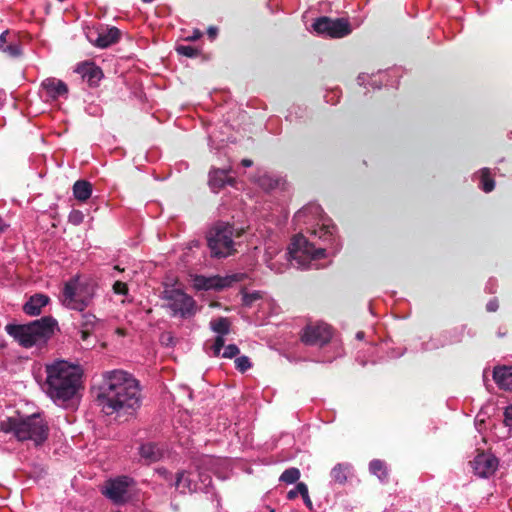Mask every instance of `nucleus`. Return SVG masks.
<instances>
[{
	"mask_svg": "<svg viewBox=\"0 0 512 512\" xmlns=\"http://www.w3.org/2000/svg\"><path fill=\"white\" fill-rule=\"evenodd\" d=\"M96 400L106 415L131 414L141 406L140 383L125 370L105 371L102 373Z\"/></svg>",
	"mask_w": 512,
	"mask_h": 512,
	"instance_id": "nucleus-1",
	"label": "nucleus"
},
{
	"mask_svg": "<svg viewBox=\"0 0 512 512\" xmlns=\"http://www.w3.org/2000/svg\"><path fill=\"white\" fill-rule=\"evenodd\" d=\"M43 392L56 405L64 407L83 389V369L66 360H54L44 366Z\"/></svg>",
	"mask_w": 512,
	"mask_h": 512,
	"instance_id": "nucleus-2",
	"label": "nucleus"
},
{
	"mask_svg": "<svg viewBox=\"0 0 512 512\" xmlns=\"http://www.w3.org/2000/svg\"><path fill=\"white\" fill-rule=\"evenodd\" d=\"M57 322L52 317H43L25 325H7V333L24 348L42 347L52 337Z\"/></svg>",
	"mask_w": 512,
	"mask_h": 512,
	"instance_id": "nucleus-3",
	"label": "nucleus"
},
{
	"mask_svg": "<svg viewBox=\"0 0 512 512\" xmlns=\"http://www.w3.org/2000/svg\"><path fill=\"white\" fill-rule=\"evenodd\" d=\"M0 430L13 434L19 441L31 440L36 445L43 443L48 435L46 422L37 414L27 417H8L1 421Z\"/></svg>",
	"mask_w": 512,
	"mask_h": 512,
	"instance_id": "nucleus-4",
	"label": "nucleus"
},
{
	"mask_svg": "<svg viewBox=\"0 0 512 512\" xmlns=\"http://www.w3.org/2000/svg\"><path fill=\"white\" fill-rule=\"evenodd\" d=\"M95 292L96 287L93 283L73 278L65 283L61 301L65 307L83 312L92 303Z\"/></svg>",
	"mask_w": 512,
	"mask_h": 512,
	"instance_id": "nucleus-5",
	"label": "nucleus"
},
{
	"mask_svg": "<svg viewBox=\"0 0 512 512\" xmlns=\"http://www.w3.org/2000/svg\"><path fill=\"white\" fill-rule=\"evenodd\" d=\"M208 247L212 257L226 258L235 252L233 227L226 223H217L207 235Z\"/></svg>",
	"mask_w": 512,
	"mask_h": 512,
	"instance_id": "nucleus-6",
	"label": "nucleus"
},
{
	"mask_svg": "<svg viewBox=\"0 0 512 512\" xmlns=\"http://www.w3.org/2000/svg\"><path fill=\"white\" fill-rule=\"evenodd\" d=\"M326 249L315 248L304 236L297 235L294 237L289 248V256L291 261H295L299 268H318L313 262L324 258Z\"/></svg>",
	"mask_w": 512,
	"mask_h": 512,
	"instance_id": "nucleus-7",
	"label": "nucleus"
},
{
	"mask_svg": "<svg viewBox=\"0 0 512 512\" xmlns=\"http://www.w3.org/2000/svg\"><path fill=\"white\" fill-rule=\"evenodd\" d=\"M322 212L320 205L312 203L300 209L295 214L294 220L298 223H307L310 218L317 219L319 227L314 229L312 233L324 241H330L334 235L335 227L326 223L325 219L322 218Z\"/></svg>",
	"mask_w": 512,
	"mask_h": 512,
	"instance_id": "nucleus-8",
	"label": "nucleus"
},
{
	"mask_svg": "<svg viewBox=\"0 0 512 512\" xmlns=\"http://www.w3.org/2000/svg\"><path fill=\"white\" fill-rule=\"evenodd\" d=\"M163 298L167 301V306L172 311L173 316L187 318L195 314L194 299L180 289H167L164 291Z\"/></svg>",
	"mask_w": 512,
	"mask_h": 512,
	"instance_id": "nucleus-9",
	"label": "nucleus"
},
{
	"mask_svg": "<svg viewBox=\"0 0 512 512\" xmlns=\"http://www.w3.org/2000/svg\"><path fill=\"white\" fill-rule=\"evenodd\" d=\"M247 278L245 273H233L230 275L210 276L196 275L193 279L194 287L197 290H221L230 287L233 283L241 282Z\"/></svg>",
	"mask_w": 512,
	"mask_h": 512,
	"instance_id": "nucleus-10",
	"label": "nucleus"
},
{
	"mask_svg": "<svg viewBox=\"0 0 512 512\" xmlns=\"http://www.w3.org/2000/svg\"><path fill=\"white\" fill-rule=\"evenodd\" d=\"M313 28L318 34L332 38H341L351 32L350 25L346 20H332L327 17H322L316 20L313 24Z\"/></svg>",
	"mask_w": 512,
	"mask_h": 512,
	"instance_id": "nucleus-11",
	"label": "nucleus"
},
{
	"mask_svg": "<svg viewBox=\"0 0 512 512\" xmlns=\"http://www.w3.org/2000/svg\"><path fill=\"white\" fill-rule=\"evenodd\" d=\"M332 337L331 327L325 323L309 324L303 330L301 339L306 345L323 346Z\"/></svg>",
	"mask_w": 512,
	"mask_h": 512,
	"instance_id": "nucleus-12",
	"label": "nucleus"
},
{
	"mask_svg": "<svg viewBox=\"0 0 512 512\" xmlns=\"http://www.w3.org/2000/svg\"><path fill=\"white\" fill-rule=\"evenodd\" d=\"M133 479L127 476H120L108 480L105 485V495L115 503H121L126 500L128 488L133 484Z\"/></svg>",
	"mask_w": 512,
	"mask_h": 512,
	"instance_id": "nucleus-13",
	"label": "nucleus"
},
{
	"mask_svg": "<svg viewBox=\"0 0 512 512\" xmlns=\"http://www.w3.org/2000/svg\"><path fill=\"white\" fill-rule=\"evenodd\" d=\"M474 472L483 478L495 473L498 468V459L490 453H480L471 462Z\"/></svg>",
	"mask_w": 512,
	"mask_h": 512,
	"instance_id": "nucleus-14",
	"label": "nucleus"
},
{
	"mask_svg": "<svg viewBox=\"0 0 512 512\" xmlns=\"http://www.w3.org/2000/svg\"><path fill=\"white\" fill-rule=\"evenodd\" d=\"M171 485L182 494L203 491V486H200L197 482L194 472H178L176 479L171 483Z\"/></svg>",
	"mask_w": 512,
	"mask_h": 512,
	"instance_id": "nucleus-15",
	"label": "nucleus"
},
{
	"mask_svg": "<svg viewBox=\"0 0 512 512\" xmlns=\"http://www.w3.org/2000/svg\"><path fill=\"white\" fill-rule=\"evenodd\" d=\"M41 88L46 93V97L51 100L66 97L68 94L67 85L62 80L53 77L43 80Z\"/></svg>",
	"mask_w": 512,
	"mask_h": 512,
	"instance_id": "nucleus-16",
	"label": "nucleus"
},
{
	"mask_svg": "<svg viewBox=\"0 0 512 512\" xmlns=\"http://www.w3.org/2000/svg\"><path fill=\"white\" fill-rule=\"evenodd\" d=\"M229 169L212 168L209 172L208 184L211 190L218 192L225 185H234L235 179L228 176Z\"/></svg>",
	"mask_w": 512,
	"mask_h": 512,
	"instance_id": "nucleus-17",
	"label": "nucleus"
},
{
	"mask_svg": "<svg viewBox=\"0 0 512 512\" xmlns=\"http://www.w3.org/2000/svg\"><path fill=\"white\" fill-rule=\"evenodd\" d=\"M90 86H95L103 77L102 70L92 62L77 65L75 70Z\"/></svg>",
	"mask_w": 512,
	"mask_h": 512,
	"instance_id": "nucleus-18",
	"label": "nucleus"
},
{
	"mask_svg": "<svg viewBox=\"0 0 512 512\" xmlns=\"http://www.w3.org/2000/svg\"><path fill=\"white\" fill-rule=\"evenodd\" d=\"M103 326V322L98 319L94 314L89 312H84L81 314V322H80V333L81 339L83 341L87 340L88 337L100 329Z\"/></svg>",
	"mask_w": 512,
	"mask_h": 512,
	"instance_id": "nucleus-19",
	"label": "nucleus"
},
{
	"mask_svg": "<svg viewBox=\"0 0 512 512\" xmlns=\"http://www.w3.org/2000/svg\"><path fill=\"white\" fill-rule=\"evenodd\" d=\"M119 37L120 31L115 27H111L97 32V37L95 39L90 37V40L99 48H107L116 43Z\"/></svg>",
	"mask_w": 512,
	"mask_h": 512,
	"instance_id": "nucleus-20",
	"label": "nucleus"
},
{
	"mask_svg": "<svg viewBox=\"0 0 512 512\" xmlns=\"http://www.w3.org/2000/svg\"><path fill=\"white\" fill-rule=\"evenodd\" d=\"M49 302V297L44 294H35L23 306V311L30 316H36L41 313L43 307Z\"/></svg>",
	"mask_w": 512,
	"mask_h": 512,
	"instance_id": "nucleus-21",
	"label": "nucleus"
},
{
	"mask_svg": "<svg viewBox=\"0 0 512 512\" xmlns=\"http://www.w3.org/2000/svg\"><path fill=\"white\" fill-rule=\"evenodd\" d=\"M493 378L501 389L512 391V366L496 367Z\"/></svg>",
	"mask_w": 512,
	"mask_h": 512,
	"instance_id": "nucleus-22",
	"label": "nucleus"
},
{
	"mask_svg": "<svg viewBox=\"0 0 512 512\" xmlns=\"http://www.w3.org/2000/svg\"><path fill=\"white\" fill-rule=\"evenodd\" d=\"M351 470V464L338 463L331 469L330 476L335 483L344 485L348 480Z\"/></svg>",
	"mask_w": 512,
	"mask_h": 512,
	"instance_id": "nucleus-23",
	"label": "nucleus"
},
{
	"mask_svg": "<svg viewBox=\"0 0 512 512\" xmlns=\"http://www.w3.org/2000/svg\"><path fill=\"white\" fill-rule=\"evenodd\" d=\"M141 457L149 463L160 460L163 456L162 450L154 443H146L140 446Z\"/></svg>",
	"mask_w": 512,
	"mask_h": 512,
	"instance_id": "nucleus-24",
	"label": "nucleus"
},
{
	"mask_svg": "<svg viewBox=\"0 0 512 512\" xmlns=\"http://www.w3.org/2000/svg\"><path fill=\"white\" fill-rule=\"evenodd\" d=\"M92 194V185L90 182L86 180H78L73 185V195L74 197L80 201H87Z\"/></svg>",
	"mask_w": 512,
	"mask_h": 512,
	"instance_id": "nucleus-25",
	"label": "nucleus"
},
{
	"mask_svg": "<svg viewBox=\"0 0 512 512\" xmlns=\"http://www.w3.org/2000/svg\"><path fill=\"white\" fill-rule=\"evenodd\" d=\"M369 471L375 475L381 482L388 480V470L385 463L379 459H374L369 464Z\"/></svg>",
	"mask_w": 512,
	"mask_h": 512,
	"instance_id": "nucleus-26",
	"label": "nucleus"
},
{
	"mask_svg": "<svg viewBox=\"0 0 512 512\" xmlns=\"http://www.w3.org/2000/svg\"><path fill=\"white\" fill-rule=\"evenodd\" d=\"M211 329L218 335H226L230 330V322L227 318L220 317L210 322Z\"/></svg>",
	"mask_w": 512,
	"mask_h": 512,
	"instance_id": "nucleus-27",
	"label": "nucleus"
},
{
	"mask_svg": "<svg viewBox=\"0 0 512 512\" xmlns=\"http://www.w3.org/2000/svg\"><path fill=\"white\" fill-rule=\"evenodd\" d=\"M8 35V31L2 32L0 35V50L8 53L11 56H17L20 54V49L16 44H7L6 45V36Z\"/></svg>",
	"mask_w": 512,
	"mask_h": 512,
	"instance_id": "nucleus-28",
	"label": "nucleus"
},
{
	"mask_svg": "<svg viewBox=\"0 0 512 512\" xmlns=\"http://www.w3.org/2000/svg\"><path fill=\"white\" fill-rule=\"evenodd\" d=\"M300 470L295 467L286 469L280 476L279 480L286 484H294L300 478Z\"/></svg>",
	"mask_w": 512,
	"mask_h": 512,
	"instance_id": "nucleus-29",
	"label": "nucleus"
},
{
	"mask_svg": "<svg viewBox=\"0 0 512 512\" xmlns=\"http://www.w3.org/2000/svg\"><path fill=\"white\" fill-rule=\"evenodd\" d=\"M277 253V249H274L272 252L270 251V247L267 248L265 252V261L267 266L276 273H282L284 271L285 264H279L278 261L273 262L272 254Z\"/></svg>",
	"mask_w": 512,
	"mask_h": 512,
	"instance_id": "nucleus-30",
	"label": "nucleus"
},
{
	"mask_svg": "<svg viewBox=\"0 0 512 512\" xmlns=\"http://www.w3.org/2000/svg\"><path fill=\"white\" fill-rule=\"evenodd\" d=\"M494 180L490 178V171L488 168L481 170V188L484 192L488 193L494 189Z\"/></svg>",
	"mask_w": 512,
	"mask_h": 512,
	"instance_id": "nucleus-31",
	"label": "nucleus"
},
{
	"mask_svg": "<svg viewBox=\"0 0 512 512\" xmlns=\"http://www.w3.org/2000/svg\"><path fill=\"white\" fill-rule=\"evenodd\" d=\"M176 51L178 54L189 58L196 57L199 54V50L191 45H178Z\"/></svg>",
	"mask_w": 512,
	"mask_h": 512,
	"instance_id": "nucleus-32",
	"label": "nucleus"
},
{
	"mask_svg": "<svg viewBox=\"0 0 512 512\" xmlns=\"http://www.w3.org/2000/svg\"><path fill=\"white\" fill-rule=\"evenodd\" d=\"M196 475V480L200 486H203V490H206L212 483L211 475L199 470Z\"/></svg>",
	"mask_w": 512,
	"mask_h": 512,
	"instance_id": "nucleus-33",
	"label": "nucleus"
},
{
	"mask_svg": "<svg viewBox=\"0 0 512 512\" xmlns=\"http://www.w3.org/2000/svg\"><path fill=\"white\" fill-rule=\"evenodd\" d=\"M236 369L240 372H245L251 368L252 363L247 356H240L235 360Z\"/></svg>",
	"mask_w": 512,
	"mask_h": 512,
	"instance_id": "nucleus-34",
	"label": "nucleus"
},
{
	"mask_svg": "<svg viewBox=\"0 0 512 512\" xmlns=\"http://www.w3.org/2000/svg\"><path fill=\"white\" fill-rule=\"evenodd\" d=\"M300 490V495L302 496L303 498V501L306 505V507L309 509V510H312L313 509V503L309 497V492H308V487L305 483L303 482H299V489Z\"/></svg>",
	"mask_w": 512,
	"mask_h": 512,
	"instance_id": "nucleus-35",
	"label": "nucleus"
},
{
	"mask_svg": "<svg viewBox=\"0 0 512 512\" xmlns=\"http://www.w3.org/2000/svg\"><path fill=\"white\" fill-rule=\"evenodd\" d=\"M68 220L73 225H79L84 220V214L80 210H72L69 213Z\"/></svg>",
	"mask_w": 512,
	"mask_h": 512,
	"instance_id": "nucleus-36",
	"label": "nucleus"
},
{
	"mask_svg": "<svg viewBox=\"0 0 512 512\" xmlns=\"http://www.w3.org/2000/svg\"><path fill=\"white\" fill-rule=\"evenodd\" d=\"M224 347V335H218L211 347L214 356H219L222 348Z\"/></svg>",
	"mask_w": 512,
	"mask_h": 512,
	"instance_id": "nucleus-37",
	"label": "nucleus"
},
{
	"mask_svg": "<svg viewBox=\"0 0 512 512\" xmlns=\"http://www.w3.org/2000/svg\"><path fill=\"white\" fill-rule=\"evenodd\" d=\"M239 348L235 344H230L224 348L222 353L223 358H233L239 354Z\"/></svg>",
	"mask_w": 512,
	"mask_h": 512,
	"instance_id": "nucleus-38",
	"label": "nucleus"
},
{
	"mask_svg": "<svg viewBox=\"0 0 512 512\" xmlns=\"http://www.w3.org/2000/svg\"><path fill=\"white\" fill-rule=\"evenodd\" d=\"M260 298L258 292L244 293L242 296V302L245 306H251L252 303Z\"/></svg>",
	"mask_w": 512,
	"mask_h": 512,
	"instance_id": "nucleus-39",
	"label": "nucleus"
},
{
	"mask_svg": "<svg viewBox=\"0 0 512 512\" xmlns=\"http://www.w3.org/2000/svg\"><path fill=\"white\" fill-rule=\"evenodd\" d=\"M113 291L115 294L126 295L128 293L127 284L122 281H116L113 284Z\"/></svg>",
	"mask_w": 512,
	"mask_h": 512,
	"instance_id": "nucleus-40",
	"label": "nucleus"
},
{
	"mask_svg": "<svg viewBox=\"0 0 512 512\" xmlns=\"http://www.w3.org/2000/svg\"><path fill=\"white\" fill-rule=\"evenodd\" d=\"M156 473L162 477L164 480L173 483L174 481L172 480V474L164 467H159L157 468L156 470Z\"/></svg>",
	"mask_w": 512,
	"mask_h": 512,
	"instance_id": "nucleus-41",
	"label": "nucleus"
},
{
	"mask_svg": "<svg viewBox=\"0 0 512 512\" xmlns=\"http://www.w3.org/2000/svg\"><path fill=\"white\" fill-rule=\"evenodd\" d=\"M504 423L507 427L512 429V405L506 407L504 411Z\"/></svg>",
	"mask_w": 512,
	"mask_h": 512,
	"instance_id": "nucleus-42",
	"label": "nucleus"
},
{
	"mask_svg": "<svg viewBox=\"0 0 512 512\" xmlns=\"http://www.w3.org/2000/svg\"><path fill=\"white\" fill-rule=\"evenodd\" d=\"M299 489V482L297 483V485L295 486V488L291 489L288 493H287V498L289 500H293L295 499L298 495H300V490Z\"/></svg>",
	"mask_w": 512,
	"mask_h": 512,
	"instance_id": "nucleus-43",
	"label": "nucleus"
},
{
	"mask_svg": "<svg viewBox=\"0 0 512 512\" xmlns=\"http://www.w3.org/2000/svg\"><path fill=\"white\" fill-rule=\"evenodd\" d=\"M498 306L497 299H492L488 302L486 308L489 312H495L498 309Z\"/></svg>",
	"mask_w": 512,
	"mask_h": 512,
	"instance_id": "nucleus-44",
	"label": "nucleus"
},
{
	"mask_svg": "<svg viewBox=\"0 0 512 512\" xmlns=\"http://www.w3.org/2000/svg\"><path fill=\"white\" fill-rule=\"evenodd\" d=\"M201 36H202L201 31L198 29H195L193 31L192 35H189L186 37V40L195 41V40L199 39Z\"/></svg>",
	"mask_w": 512,
	"mask_h": 512,
	"instance_id": "nucleus-45",
	"label": "nucleus"
},
{
	"mask_svg": "<svg viewBox=\"0 0 512 512\" xmlns=\"http://www.w3.org/2000/svg\"><path fill=\"white\" fill-rule=\"evenodd\" d=\"M216 459L210 456L203 458L202 463L205 467L210 468L215 463Z\"/></svg>",
	"mask_w": 512,
	"mask_h": 512,
	"instance_id": "nucleus-46",
	"label": "nucleus"
},
{
	"mask_svg": "<svg viewBox=\"0 0 512 512\" xmlns=\"http://www.w3.org/2000/svg\"><path fill=\"white\" fill-rule=\"evenodd\" d=\"M208 35H209L212 39H213V38H215V37H216V35H217V28H215V27H210V28L208 29Z\"/></svg>",
	"mask_w": 512,
	"mask_h": 512,
	"instance_id": "nucleus-47",
	"label": "nucleus"
},
{
	"mask_svg": "<svg viewBox=\"0 0 512 512\" xmlns=\"http://www.w3.org/2000/svg\"><path fill=\"white\" fill-rule=\"evenodd\" d=\"M241 164H242L244 167H250V166H252L253 162H252V160H250V159H243V160L241 161Z\"/></svg>",
	"mask_w": 512,
	"mask_h": 512,
	"instance_id": "nucleus-48",
	"label": "nucleus"
},
{
	"mask_svg": "<svg viewBox=\"0 0 512 512\" xmlns=\"http://www.w3.org/2000/svg\"><path fill=\"white\" fill-rule=\"evenodd\" d=\"M6 228V224L4 223V221L2 220V218L0 217V233H2Z\"/></svg>",
	"mask_w": 512,
	"mask_h": 512,
	"instance_id": "nucleus-49",
	"label": "nucleus"
},
{
	"mask_svg": "<svg viewBox=\"0 0 512 512\" xmlns=\"http://www.w3.org/2000/svg\"><path fill=\"white\" fill-rule=\"evenodd\" d=\"M363 335H364V333H363V332H358V333H357V335H356V337H357L358 339H362V338H363Z\"/></svg>",
	"mask_w": 512,
	"mask_h": 512,
	"instance_id": "nucleus-50",
	"label": "nucleus"
},
{
	"mask_svg": "<svg viewBox=\"0 0 512 512\" xmlns=\"http://www.w3.org/2000/svg\"><path fill=\"white\" fill-rule=\"evenodd\" d=\"M282 258L287 260V254L283 255Z\"/></svg>",
	"mask_w": 512,
	"mask_h": 512,
	"instance_id": "nucleus-51",
	"label": "nucleus"
}]
</instances>
